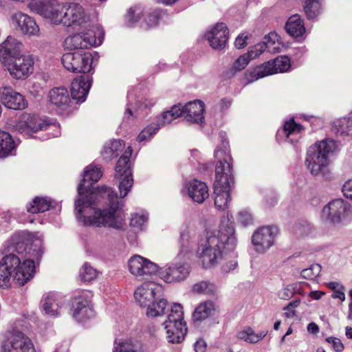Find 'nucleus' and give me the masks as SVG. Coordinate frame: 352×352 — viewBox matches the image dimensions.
Masks as SVG:
<instances>
[{
    "mask_svg": "<svg viewBox=\"0 0 352 352\" xmlns=\"http://www.w3.org/2000/svg\"><path fill=\"white\" fill-rule=\"evenodd\" d=\"M61 23L67 27L83 26L89 21V16L79 3H70L64 6Z\"/></svg>",
    "mask_w": 352,
    "mask_h": 352,
    "instance_id": "dca6fc26",
    "label": "nucleus"
},
{
    "mask_svg": "<svg viewBox=\"0 0 352 352\" xmlns=\"http://www.w3.org/2000/svg\"><path fill=\"white\" fill-rule=\"evenodd\" d=\"M143 10L140 6L131 8L126 16V19L129 25H132L139 21L140 16L142 15Z\"/></svg>",
    "mask_w": 352,
    "mask_h": 352,
    "instance_id": "49530a36",
    "label": "nucleus"
},
{
    "mask_svg": "<svg viewBox=\"0 0 352 352\" xmlns=\"http://www.w3.org/2000/svg\"><path fill=\"white\" fill-rule=\"evenodd\" d=\"M182 114L181 104L175 105L170 111L164 112L162 116L160 123L157 125L161 126L170 124L173 120L179 118Z\"/></svg>",
    "mask_w": 352,
    "mask_h": 352,
    "instance_id": "79ce46f5",
    "label": "nucleus"
},
{
    "mask_svg": "<svg viewBox=\"0 0 352 352\" xmlns=\"http://www.w3.org/2000/svg\"><path fill=\"white\" fill-rule=\"evenodd\" d=\"M228 29L223 23H217L206 33V38L210 45L215 50H221L226 47L228 39Z\"/></svg>",
    "mask_w": 352,
    "mask_h": 352,
    "instance_id": "393cba45",
    "label": "nucleus"
},
{
    "mask_svg": "<svg viewBox=\"0 0 352 352\" xmlns=\"http://www.w3.org/2000/svg\"><path fill=\"white\" fill-rule=\"evenodd\" d=\"M214 311V305L212 302L206 301L200 303L193 313L195 321H202L206 319Z\"/></svg>",
    "mask_w": 352,
    "mask_h": 352,
    "instance_id": "58836bf2",
    "label": "nucleus"
},
{
    "mask_svg": "<svg viewBox=\"0 0 352 352\" xmlns=\"http://www.w3.org/2000/svg\"><path fill=\"white\" fill-rule=\"evenodd\" d=\"M192 289L198 294H209L212 292L213 285L206 281H201L193 285Z\"/></svg>",
    "mask_w": 352,
    "mask_h": 352,
    "instance_id": "864d4df0",
    "label": "nucleus"
},
{
    "mask_svg": "<svg viewBox=\"0 0 352 352\" xmlns=\"http://www.w3.org/2000/svg\"><path fill=\"white\" fill-rule=\"evenodd\" d=\"M1 64L9 72L12 78L16 80L27 78L34 70V59L31 55L22 54L16 58L3 59Z\"/></svg>",
    "mask_w": 352,
    "mask_h": 352,
    "instance_id": "6e6552de",
    "label": "nucleus"
},
{
    "mask_svg": "<svg viewBox=\"0 0 352 352\" xmlns=\"http://www.w3.org/2000/svg\"><path fill=\"white\" fill-rule=\"evenodd\" d=\"M326 341L331 345V347L336 352H341L344 349V345L339 338L329 337L326 339Z\"/></svg>",
    "mask_w": 352,
    "mask_h": 352,
    "instance_id": "13d9d810",
    "label": "nucleus"
},
{
    "mask_svg": "<svg viewBox=\"0 0 352 352\" xmlns=\"http://www.w3.org/2000/svg\"><path fill=\"white\" fill-rule=\"evenodd\" d=\"M278 40L279 38L276 33H270L265 37L264 41L262 42V43H270V45H267V50L269 52H274L276 50L279 48Z\"/></svg>",
    "mask_w": 352,
    "mask_h": 352,
    "instance_id": "3c124183",
    "label": "nucleus"
},
{
    "mask_svg": "<svg viewBox=\"0 0 352 352\" xmlns=\"http://www.w3.org/2000/svg\"><path fill=\"white\" fill-rule=\"evenodd\" d=\"M307 331L311 334H317L319 332V327L315 322H311L307 325Z\"/></svg>",
    "mask_w": 352,
    "mask_h": 352,
    "instance_id": "338daca9",
    "label": "nucleus"
},
{
    "mask_svg": "<svg viewBox=\"0 0 352 352\" xmlns=\"http://www.w3.org/2000/svg\"><path fill=\"white\" fill-rule=\"evenodd\" d=\"M333 127L337 135L352 136V111L347 117L335 120Z\"/></svg>",
    "mask_w": 352,
    "mask_h": 352,
    "instance_id": "72a5a7b5",
    "label": "nucleus"
},
{
    "mask_svg": "<svg viewBox=\"0 0 352 352\" xmlns=\"http://www.w3.org/2000/svg\"><path fill=\"white\" fill-rule=\"evenodd\" d=\"M148 220L147 214L142 213L141 214L135 213L132 215L130 224L132 227L138 229H142L143 226Z\"/></svg>",
    "mask_w": 352,
    "mask_h": 352,
    "instance_id": "8fccbe9b",
    "label": "nucleus"
},
{
    "mask_svg": "<svg viewBox=\"0 0 352 352\" xmlns=\"http://www.w3.org/2000/svg\"><path fill=\"white\" fill-rule=\"evenodd\" d=\"M302 130L303 127L297 124L293 118L286 121L284 124V133L287 140L291 143H294L300 138Z\"/></svg>",
    "mask_w": 352,
    "mask_h": 352,
    "instance_id": "f704fd0d",
    "label": "nucleus"
},
{
    "mask_svg": "<svg viewBox=\"0 0 352 352\" xmlns=\"http://www.w3.org/2000/svg\"><path fill=\"white\" fill-rule=\"evenodd\" d=\"M144 346L137 339H126L120 342L113 349V352H144Z\"/></svg>",
    "mask_w": 352,
    "mask_h": 352,
    "instance_id": "473e14b6",
    "label": "nucleus"
},
{
    "mask_svg": "<svg viewBox=\"0 0 352 352\" xmlns=\"http://www.w3.org/2000/svg\"><path fill=\"white\" fill-rule=\"evenodd\" d=\"M189 197L195 202L203 203L208 197V188L204 182L195 179L188 184Z\"/></svg>",
    "mask_w": 352,
    "mask_h": 352,
    "instance_id": "c756f323",
    "label": "nucleus"
},
{
    "mask_svg": "<svg viewBox=\"0 0 352 352\" xmlns=\"http://www.w3.org/2000/svg\"><path fill=\"white\" fill-rule=\"evenodd\" d=\"M236 243L232 223L221 221L218 229L208 230L205 239L199 243L197 257L199 263L204 268L214 266L227 252H234Z\"/></svg>",
    "mask_w": 352,
    "mask_h": 352,
    "instance_id": "f03ea898",
    "label": "nucleus"
},
{
    "mask_svg": "<svg viewBox=\"0 0 352 352\" xmlns=\"http://www.w3.org/2000/svg\"><path fill=\"white\" fill-rule=\"evenodd\" d=\"M182 114L186 121L191 123H202L204 117V104L200 100L190 102L185 106H182Z\"/></svg>",
    "mask_w": 352,
    "mask_h": 352,
    "instance_id": "cd10ccee",
    "label": "nucleus"
},
{
    "mask_svg": "<svg viewBox=\"0 0 352 352\" xmlns=\"http://www.w3.org/2000/svg\"><path fill=\"white\" fill-rule=\"evenodd\" d=\"M267 334V331H261L256 333L254 330L247 327L236 333V338L249 344H256L263 340Z\"/></svg>",
    "mask_w": 352,
    "mask_h": 352,
    "instance_id": "2f4dec72",
    "label": "nucleus"
},
{
    "mask_svg": "<svg viewBox=\"0 0 352 352\" xmlns=\"http://www.w3.org/2000/svg\"><path fill=\"white\" fill-rule=\"evenodd\" d=\"M161 16V12L155 10L153 13L147 14L146 18L141 23V28L148 30L151 28L155 27Z\"/></svg>",
    "mask_w": 352,
    "mask_h": 352,
    "instance_id": "37998d69",
    "label": "nucleus"
},
{
    "mask_svg": "<svg viewBox=\"0 0 352 352\" xmlns=\"http://www.w3.org/2000/svg\"><path fill=\"white\" fill-rule=\"evenodd\" d=\"M47 102L58 114L66 113L71 107L70 93L65 87H54L48 92Z\"/></svg>",
    "mask_w": 352,
    "mask_h": 352,
    "instance_id": "f3484780",
    "label": "nucleus"
},
{
    "mask_svg": "<svg viewBox=\"0 0 352 352\" xmlns=\"http://www.w3.org/2000/svg\"><path fill=\"white\" fill-rule=\"evenodd\" d=\"M162 288L153 282L144 283L134 292L135 300L140 306L146 307L156 296H161Z\"/></svg>",
    "mask_w": 352,
    "mask_h": 352,
    "instance_id": "b1692460",
    "label": "nucleus"
},
{
    "mask_svg": "<svg viewBox=\"0 0 352 352\" xmlns=\"http://www.w3.org/2000/svg\"><path fill=\"white\" fill-rule=\"evenodd\" d=\"M246 39L247 36H245L244 34L239 35L234 42L235 47L238 49L244 47L247 45Z\"/></svg>",
    "mask_w": 352,
    "mask_h": 352,
    "instance_id": "052dcab7",
    "label": "nucleus"
},
{
    "mask_svg": "<svg viewBox=\"0 0 352 352\" xmlns=\"http://www.w3.org/2000/svg\"><path fill=\"white\" fill-rule=\"evenodd\" d=\"M237 221L243 226L252 224V215L246 210H242L238 213Z\"/></svg>",
    "mask_w": 352,
    "mask_h": 352,
    "instance_id": "603ef678",
    "label": "nucleus"
},
{
    "mask_svg": "<svg viewBox=\"0 0 352 352\" xmlns=\"http://www.w3.org/2000/svg\"><path fill=\"white\" fill-rule=\"evenodd\" d=\"M351 214L349 204L342 199L332 200L322 211V218L333 224H344L349 221Z\"/></svg>",
    "mask_w": 352,
    "mask_h": 352,
    "instance_id": "9d476101",
    "label": "nucleus"
},
{
    "mask_svg": "<svg viewBox=\"0 0 352 352\" xmlns=\"http://www.w3.org/2000/svg\"><path fill=\"white\" fill-rule=\"evenodd\" d=\"M308 226L302 225L301 226H296L294 230L295 233L298 236H302L307 233Z\"/></svg>",
    "mask_w": 352,
    "mask_h": 352,
    "instance_id": "69168bd1",
    "label": "nucleus"
},
{
    "mask_svg": "<svg viewBox=\"0 0 352 352\" xmlns=\"http://www.w3.org/2000/svg\"><path fill=\"white\" fill-rule=\"evenodd\" d=\"M291 67L290 60L287 56H278L254 68L251 76L257 80L278 72H287Z\"/></svg>",
    "mask_w": 352,
    "mask_h": 352,
    "instance_id": "ddd939ff",
    "label": "nucleus"
},
{
    "mask_svg": "<svg viewBox=\"0 0 352 352\" xmlns=\"http://www.w3.org/2000/svg\"><path fill=\"white\" fill-rule=\"evenodd\" d=\"M100 167L87 166L78 188L75 214L78 222L86 226L109 227L121 230L125 225V214L117 194L107 186L92 191V186L102 177Z\"/></svg>",
    "mask_w": 352,
    "mask_h": 352,
    "instance_id": "f257e3e1",
    "label": "nucleus"
},
{
    "mask_svg": "<svg viewBox=\"0 0 352 352\" xmlns=\"http://www.w3.org/2000/svg\"><path fill=\"white\" fill-rule=\"evenodd\" d=\"M320 265L318 264L312 265L311 267L302 271V276L305 278L313 279L316 278L320 272Z\"/></svg>",
    "mask_w": 352,
    "mask_h": 352,
    "instance_id": "5fc2aeb1",
    "label": "nucleus"
},
{
    "mask_svg": "<svg viewBox=\"0 0 352 352\" xmlns=\"http://www.w3.org/2000/svg\"><path fill=\"white\" fill-rule=\"evenodd\" d=\"M1 352H35L31 340L23 333H11L2 346Z\"/></svg>",
    "mask_w": 352,
    "mask_h": 352,
    "instance_id": "aec40b11",
    "label": "nucleus"
},
{
    "mask_svg": "<svg viewBox=\"0 0 352 352\" xmlns=\"http://www.w3.org/2000/svg\"><path fill=\"white\" fill-rule=\"evenodd\" d=\"M129 270L136 276L155 274L158 272V266L140 255H134L129 260Z\"/></svg>",
    "mask_w": 352,
    "mask_h": 352,
    "instance_id": "4be33fe9",
    "label": "nucleus"
},
{
    "mask_svg": "<svg viewBox=\"0 0 352 352\" xmlns=\"http://www.w3.org/2000/svg\"><path fill=\"white\" fill-rule=\"evenodd\" d=\"M322 0H305L304 10L309 19L320 14Z\"/></svg>",
    "mask_w": 352,
    "mask_h": 352,
    "instance_id": "a19ab883",
    "label": "nucleus"
},
{
    "mask_svg": "<svg viewBox=\"0 0 352 352\" xmlns=\"http://www.w3.org/2000/svg\"><path fill=\"white\" fill-rule=\"evenodd\" d=\"M206 343L203 339L198 340L195 343V350L196 352H205Z\"/></svg>",
    "mask_w": 352,
    "mask_h": 352,
    "instance_id": "680f3d73",
    "label": "nucleus"
},
{
    "mask_svg": "<svg viewBox=\"0 0 352 352\" xmlns=\"http://www.w3.org/2000/svg\"><path fill=\"white\" fill-rule=\"evenodd\" d=\"M35 273V263L26 259L23 263L15 254L6 255L0 262V287H8L10 280L19 285H24Z\"/></svg>",
    "mask_w": 352,
    "mask_h": 352,
    "instance_id": "20e7f679",
    "label": "nucleus"
},
{
    "mask_svg": "<svg viewBox=\"0 0 352 352\" xmlns=\"http://www.w3.org/2000/svg\"><path fill=\"white\" fill-rule=\"evenodd\" d=\"M132 152L131 147L128 146L124 153L118 160L116 168V176L120 177V179L119 189L122 197L127 195L133 184L130 162Z\"/></svg>",
    "mask_w": 352,
    "mask_h": 352,
    "instance_id": "f8f14e48",
    "label": "nucleus"
},
{
    "mask_svg": "<svg viewBox=\"0 0 352 352\" xmlns=\"http://www.w3.org/2000/svg\"><path fill=\"white\" fill-rule=\"evenodd\" d=\"M52 207V201L48 197H36L28 206L27 210L31 213L44 212Z\"/></svg>",
    "mask_w": 352,
    "mask_h": 352,
    "instance_id": "e433bc0d",
    "label": "nucleus"
},
{
    "mask_svg": "<svg viewBox=\"0 0 352 352\" xmlns=\"http://www.w3.org/2000/svg\"><path fill=\"white\" fill-rule=\"evenodd\" d=\"M168 342L181 343L185 338L188 329L184 320L183 307L179 303H174L168 314L167 319L163 322Z\"/></svg>",
    "mask_w": 352,
    "mask_h": 352,
    "instance_id": "423d86ee",
    "label": "nucleus"
},
{
    "mask_svg": "<svg viewBox=\"0 0 352 352\" xmlns=\"http://www.w3.org/2000/svg\"><path fill=\"white\" fill-rule=\"evenodd\" d=\"M343 287L340 286V288L338 290H335L333 293L332 294L331 296L333 298H338L341 301L345 300V294L343 292Z\"/></svg>",
    "mask_w": 352,
    "mask_h": 352,
    "instance_id": "e2e57ef3",
    "label": "nucleus"
},
{
    "mask_svg": "<svg viewBox=\"0 0 352 352\" xmlns=\"http://www.w3.org/2000/svg\"><path fill=\"white\" fill-rule=\"evenodd\" d=\"M125 146L124 141L121 140H114L111 142L108 146L104 147L103 156L104 158L111 160L118 155Z\"/></svg>",
    "mask_w": 352,
    "mask_h": 352,
    "instance_id": "ea45409f",
    "label": "nucleus"
},
{
    "mask_svg": "<svg viewBox=\"0 0 352 352\" xmlns=\"http://www.w3.org/2000/svg\"><path fill=\"white\" fill-rule=\"evenodd\" d=\"M218 160L216 165V178L214 183V206L218 210H224L230 201V191L234 183L232 170V159L230 154L228 142L223 140L214 151Z\"/></svg>",
    "mask_w": 352,
    "mask_h": 352,
    "instance_id": "7ed1b4c3",
    "label": "nucleus"
},
{
    "mask_svg": "<svg viewBox=\"0 0 352 352\" xmlns=\"http://www.w3.org/2000/svg\"><path fill=\"white\" fill-rule=\"evenodd\" d=\"M92 294L89 291H83L74 299L72 304L73 318L78 322H85L94 316L91 305Z\"/></svg>",
    "mask_w": 352,
    "mask_h": 352,
    "instance_id": "4468645a",
    "label": "nucleus"
},
{
    "mask_svg": "<svg viewBox=\"0 0 352 352\" xmlns=\"http://www.w3.org/2000/svg\"><path fill=\"white\" fill-rule=\"evenodd\" d=\"M294 288L292 285H287L278 291V296L280 299L288 300L293 296L294 293Z\"/></svg>",
    "mask_w": 352,
    "mask_h": 352,
    "instance_id": "4d7b16f0",
    "label": "nucleus"
},
{
    "mask_svg": "<svg viewBox=\"0 0 352 352\" xmlns=\"http://www.w3.org/2000/svg\"><path fill=\"white\" fill-rule=\"evenodd\" d=\"M52 127L56 126L36 115L28 113L21 114L15 124L16 131L28 138H32L34 133Z\"/></svg>",
    "mask_w": 352,
    "mask_h": 352,
    "instance_id": "1a4fd4ad",
    "label": "nucleus"
},
{
    "mask_svg": "<svg viewBox=\"0 0 352 352\" xmlns=\"http://www.w3.org/2000/svg\"><path fill=\"white\" fill-rule=\"evenodd\" d=\"M287 32L294 38L302 37L305 33L303 20L298 14L291 16L285 25Z\"/></svg>",
    "mask_w": 352,
    "mask_h": 352,
    "instance_id": "7c9ffc66",
    "label": "nucleus"
},
{
    "mask_svg": "<svg viewBox=\"0 0 352 352\" xmlns=\"http://www.w3.org/2000/svg\"><path fill=\"white\" fill-rule=\"evenodd\" d=\"M12 19L17 29L23 34L33 37L42 36L39 26L33 17L19 12L13 14Z\"/></svg>",
    "mask_w": 352,
    "mask_h": 352,
    "instance_id": "5701e85b",
    "label": "nucleus"
},
{
    "mask_svg": "<svg viewBox=\"0 0 352 352\" xmlns=\"http://www.w3.org/2000/svg\"><path fill=\"white\" fill-rule=\"evenodd\" d=\"M65 303L64 298L56 292H50L43 296L41 307L45 314L56 317L60 313V309Z\"/></svg>",
    "mask_w": 352,
    "mask_h": 352,
    "instance_id": "a878e982",
    "label": "nucleus"
},
{
    "mask_svg": "<svg viewBox=\"0 0 352 352\" xmlns=\"http://www.w3.org/2000/svg\"><path fill=\"white\" fill-rule=\"evenodd\" d=\"M23 45L16 38L9 36L6 41L0 45V61L3 62V59H8L9 58H16L21 56L23 54Z\"/></svg>",
    "mask_w": 352,
    "mask_h": 352,
    "instance_id": "c85d7f7f",
    "label": "nucleus"
},
{
    "mask_svg": "<svg viewBox=\"0 0 352 352\" xmlns=\"http://www.w3.org/2000/svg\"><path fill=\"white\" fill-rule=\"evenodd\" d=\"M250 61L248 56L244 54L235 60L233 65V68L236 71H241L245 69Z\"/></svg>",
    "mask_w": 352,
    "mask_h": 352,
    "instance_id": "6e6d98bb",
    "label": "nucleus"
},
{
    "mask_svg": "<svg viewBox=\"0 0 352 352\" xmlns=\"http://www.w3.org/2000/svg\"><path fill=\"white\" fill-rule=\"evenodd\" d=\"M267 45H270V43H257L254 46L250 47L248 52L245 54L248 56L250 60L254 59L267 50Z\"/></svg>",
    "mask_w": 352,
    "mask_h": 352,
    "instance_id": "09e8293b",
    "label": "nucleus"
},
{
    "mask_svg": "<svg viewBox=\"0 0 352 352\" xmlns=\"http://www.w3.org/2000/svg\"><path fill=\"white\" fill-rule=\"evenodd\" d=\"M92 82L90 76H81L72 82L70 96L78 102H83L87 98Z\"/></svg>",
    "mask_w": 352,
    "mask_h": 352,
    "instance_id": "bb28decb",
    "label": "nucleus"
},
{
    "mask_svg": "<svg viewBox=\"0 0 352 352\" xmlns=\"http://www.w3.org/2000/svg\"><path fill=\"white\" fill-rule=\"evenodd\" d=\"M237 266V261L236 260H232L228 263L223 265V269L226 272H228L231 270H234Z\"/></svg>",
    "mask_w": 352,
    "mask_h": 352,
    "instance_id": "0e129e2a",
    "label": "nucleus"
},
{
    "mask_svg": "<svg viewBox=\"0 0 352 352\" xmlns=\"http://www.w3.org/2000/svg\"><path fill=\"white\" fill-rule=\"evenodd\" d=\"M342 191L345 197L352 200V179L348 180L344 184Z\"/></svg>",
    "mask_w": 352,
    "mask_h": 352,
    "instance_id": "bf43d9fd",
    "label": "nucleus"
},
{
    "mask_svg": "<svg viewBox=\"0 0 352 352\" xmlns=\"http://www.w3.org/2000/svg\"><path fill=\"white\" fill-rule=\"evenodd\" d=\"M32 11L48 19L55 25L60 24L63 20L64 6L60 4L57 0H39L30 3Z\"/></svg>",
    "mask_w": 352,
    "mask_h": 352,
    "instance_id": "9b49d317",
    "label": "nucleus"
},
{
    "mask_svg": "<svg viewBox=\"0 0 352 352\" xmlns=\"http://www.w3.org/2000/svg\"><path fill=\"white\" fill-rule=\"evenodd\" d=\"M160 129V125H150L144 129L138 135L137 140L139 142L150 139Z\"/></svg>",
    "mask_w": 352,
    "mask_h": 352,
    "instance_id": "de8ad7c7",
    "label": "nucleus"
},
{
    "mask_svg": "<svg viewBox=\"0 0 352 352\" xmlns=\"http://www.w3.org/2000/svg\"><path fill=\"white\" fill-rule=\"evenodd\" d=\"M337 151L336 142L332 140H322L311 146L307 151L306 164L314 175L321 174L325 179L331 178V173L327 167L329 157Z\"/></svg>",
    "mask_w": 352,
    "mask_h": 352,
    "instance_id": "39448f33",
    "label": "nucleus"
},
{
    "mask_svg": "<svg viewBox=\"0 0 352 352\" xmlns=\"http://www.w3.org/2000/svg\"><path fill=\"white\" fill-rule=\"evenodd\" d=\"M15 146L11 135L8 133L0 130V157H6L9 155H13Z\"/></svg>",
    "mask_w": 352,
    "mask_h": 352,
    "instance_id": "c9c22d12",
    "label": "nucleus"
},
{
    "mask_svg": "<svg viewBox=\"0 0 352 352\" xmlns=\"http://www.w3.org/2000/svg\"><path fill=\"white\" fill-rule=\"evenodd\" d=\"M324 295V293L322 292H320V291H313V292H311L309 294V296L314 300H319Z\"/></svg>",
    "mask_w": 352,
    "mask_h": 352,
    "instance_id": "774afa93",
    "label": "nucleus"
},
{
    "mask_svg": "<svg viewBox=\"0 0 352 352\" xmlns=\"http://www.w3.org/2000/svg\"><path fill=\"white\" fill-rule=\"evenodd\" d=\"M61 62L67 70L74 73H90L94 69L93 56L88 52L65 53L62 56Z\"/></svg>",
    "mask_w": 352,
    "mask_h": 352,
    "instance_id": "0eeeda50",
    "label": "nucleus"
},
{
    "mask_svg": "<svg viewBox=\"0 0 352 352\" xmlns=\"http://www.w3.org/2000/svg\"><path fill=\"white\" fill-rule=\"evenodd\" d=\"M160 298V296H156L155 299L146 306V315L148 317H157L164 314L167 300Z\"/></svg>",
    "mask_w": 352,
    "mask_h": 352,
    "instance_id": "4c0bfd02",
    "label": "nucleus"
},
{
    "mask_svg": "<svg viewBox=\"0 0 352 352\" xmlns=\"http://www.w3.org/2000/svg\"><path fill=\"white\" fill-rule=\"evenodd\" d=\"M102 43L100 38L97 39L92 30L87 32H79L67 36L64 41V47L73 50L87 49L92 46H98Z\"/></svg>",
    "mask_w": 352,
    "mask_h": 352,
    "instance_id": "6ab92c4d",
    "label": "nucleus"
},
{
    "mask_svg": "<svg viewBox=\"0 0 352 352\" xmlns=\"http://www.w3.org/2000/svg\"><path fill=\"white\" fill-rule=\"evenodd\" d=\"M0 101L7 108L14 110H22L28 107L25 97L10 86L0 88Z\"/></svg>",
    "mask_w": 352,
    "mask_h": 352,
    "instance_id": "412c9836",
    "label": "nucleus"
},
{
    "mask_svg": "<svg viewBox=\"0 0 352 352\" xmlns=\"http://www.w3.org/2000/svg\"><path fill=\"white\" fill-rule=\"evenodd\" d=\"M180 250L177 255V258L184 257L190 251V245L189 241V234L186 232H182L179 238Z\"/></svg>",
    "mask_w": 352,
    "mask_h": 352,
    "instance_id": "a18cd8bd",
    "label": "nucleus"
},
{
    "mask_svg": "<svg viewBox=\"0 0 352 352\" xmlns=\"http://www.w3.org/2000/svg\"><path fill=\"white\" fill-rule=\"evenodd\" d=\"M190 265L184 261H174L158 270L160 277L166 283H172L185 280L189 275Z\"/></svg>",
    "mask_w": 352,
    "mask_h": 352,
    "instance_id": "2eb2a0df",
    "label": "nucleus"
},
{
    "mask_svg": "<svg viewBox=\"0 0 352 352\" xmlns=\"http://www.w3.org/2000/svg\"><path fill=\"white\" fill-rule=\"evenodd\" d=\"M278 233L276 226H263L254 232L252 243L258 252H265L274 243Z\"/></svg>",
    "mask_w": 352,
    "mask_h": 352,
    "instance_id": "a211bd4d",
    "label": "nucleus"
},
{
    "mask_svg": "<svg viewBox=\"0 0 352 352\" xmlns=\"http://www.w3.org/2000/svg\"><path fill=\"white\" fill-rule=\"evenodd\" d=\"M98 276V272L88 263L84 264L80 271V277L82 281L91 282Z\"/></svg>",
    "mask_w": 352,
    "mask_h": 352,
    "instance_id": "c03bdc74",
    "label": "nucleus"
}]
</instances>
